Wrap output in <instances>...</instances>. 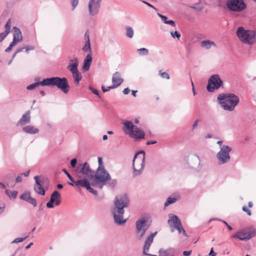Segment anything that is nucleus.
Here are the masks:
<instances>
[{
    "instance_id": "c756f323",
    "label": "nucleus",
    "mask_w": 256,
    "mask_h": 256,
    "mask_svg": "<svg viewBox=\"0 0 256 256\" xmlns=\"http://www.w3.org/2000/svg\"><path fill=\"white\" fill-rule=\"evenodd\" d=\"M126 36L128 38H132L134 36V30L130 26H126Z\"/></svg>"
},
{
    "instance_id": "473e14b6",
    "label": "nucleus",
    "mask_w": 256,
    "mask_h": 256,
    "mask_svg": "<svg viewBox=\"0 0 256 256\" xmlns=\"http://www.w3.org/2000/svg\"><path fill=\"white\" fill-rule=\"evenodd\" d=\"M176 200V198H175L169 197L167 198L166 202L164 203V206L166 207L168 205L174 203Z\"/></svg>"
},
{
    "instance_id": "393cba45",
    "label": "nucleus",
    "mask_w": 256,
    "mask_h": 256,
    "mask_svg": "<svg viewBox=\"0 0 256 256\" xmlns=\"http://www.w3.org/2000/svg\"><path fill=\"white\" fill-rule=\"evenodd\" d=\"M14 34L13 38H15L19 42H21L22 40V36L20 30L17 27L14 26L13 28Z\"/></svg>"
},
{
    "instance_id": "58836bf2",
    "label": "nucleus",
    "mask_w": 256,
    "mask_h": 256,
    "mask_svg": "<svg viewBox=\"0 0 256 256\" xmlns=\"http://www.w3.org/2000/svg\"><path fill=\"white\" fill-rule=\"evenodd\" d=\"M90 65L91 64L84 61L82 68L84 71L86 72L89 70Z\"/></svg>"
},
{
    "instance_id": "f704fd0d",
    "label": "nucleus",
    "mask_w": 256,
    "mask_h": 256,
    "mask_svg": "<svg viewBox=\"0 0 256 256\" xmlns=\"http://www.w3.org/2000/svg\"><path fill=\"white\" fill-rule=\"evenodd\" d=\"M170 34L173 38H176L178 40H180V34L177 31L174 32L173 30H171L170 31Z\"/></svg>"
},
{
    "instance_id": "72a5a7b5",
    "label": "nucleus",
    "mask_w": 256,
    "mask_h": 256,
    "mask_svg": "<svg viewBox=\"0 0 256 256\" xmlns=\"http://www.w3.org/2000/svg\"><path fill=\"white\" fill-rule=\"evenodd\" d=\"M10 24H11V21H10V20L9 19L6 23V24L5 26H4V28H5V30H4V32H6V33L7 34H9L10 32Z\"/></svg>"
},
{
    "instance_id": "39448f33",
    "label": "nucleus",
    "mask_w": 256,
    "mask_h": 256,
    "mask_svg": "<svg viewBox=\"0 0 256 256\" xmlns=\"http://www.w3.org/2000/svg\"><path fill=\"white\" fill-rule=\"evenodd\" d=\"M124 128L123 130L125 134H128L130 138H134L136 141L144 138V132L140 128L134 127L131 121L126 120L123 123Z\"/></svg>"
},
{
    "instance_id": "13d9d810",
    "label": "nucleus",
    "mask_w": 256,
    "mask_h": 256,
    "mask_svg": "<svg viewBox=\"0 0 256 256\" xmlns=\"http://www.w3.org/2000/svg\"><path fill=\"white\" fill-rule=\"evenodd\" d=\"M190 8L193 10H196L198 12H200L202 9V8L201 7H197L196 6H190Z\"/></svg>"
},
{
    "instance_id": "4be33fe9",
    "label": "nucleus",
    "mask_w": 256,
    "mask_h": 256,
    "mask_svg": "<svg viewBox=\"0 0 256 256\" xmlns=\"http://www.w3.org/2000/svg\"><path fill=\"white\" fill-rule=\"evenodd\" d=\"M30 110L27 111L24 114L22 117L17 122V126H24L26 124L30 123Z\"/></svg>"
},
{
    "instance_id": "bb28decb",
    "label": "nucleus",
    "mask_w": 256,
    "mask_h": 256,
    "mask_svg": "<svg viewBox=\"0 0 256 256\" xmlns=\"http://www.w3.org/2000/svg\"><path fill=\"white\" fill-rule=\"evenodd\" d=\"M216 46V44L210 40H203L200 42V46L206 50H209L212 46Z\"/></svg>"
},
{
    "instance_id": "603ef678",
    "label": "nucleus",
    "mask_w": 256,
    "mask_h": 256,
    "mask_svg": "<svg viewBox=\"0 0 256 256\" xmlns=\"http://www.w3.org/2000/svg\"><path fill=\"white\" fill-rule=\"evenodd\" d=\"M78 0H73L72 2V9L74 10L75 8L78 5Z\"/></svg>"
},
{
    "instance_id": "4468645a",
    "label": "nucleus",
    "mask_w": 256,
    "mask_h": 256,
    "mask_svg": "<svg viewBox=\"0 0 256 256\" xmlns=\"http://www.w3.org/2000/svg\"><path fill=\"white\" fill-rule=\"evenodd\" d=\"M102 0H90L88 3V12L90 16H97L100 10Z\"/></svg>"
},
{
    "instance_id": "9d476101",
    "label": "nucleus",
    "mask_w": 256,
    "mask_h": 256,
    "mask_svg": "<svg viewBox=\"0 0 256 256\" xmlns=\"http://www.w3.org/2000/svg\"><path fill=\"white\" fill-rule=\"evenodd\" d=\"M98 166L96 172V179L106 184L108 180H110V176L104 168L102 158H98Z\"/></svg>"
},
{
    "instance_id": "7c9ffc66",
    "label": "nucleus",
    "mask_w": 256,
    "mask_h": 256,
    "mask_svg": "<svg viewBox=\"0 0 256 256\" xmlns=\"http://www.w3.org/2000/svg\"><path fill=\"white\" fill-rule=\"evenodd\" d=\"M137 50L140 56H148V50L146 48H140Z\"/></svg>"
},
{
    "instance_id": "4c0bfd02",
    "label": "nucleus",
    "mask_w": 256,
    "mask_h": 256,
    "mask_svg": "<svg viewBox=\"0 0 256 256\" xmlns=\"http://www.w3.org/2000/svg\"><path fill=\"white\" fill-rule=\"evenodd\" d=\"M28 238V236H26L24 238H18L14 239L12 242V244L14 243H18L20 242H22L26 240Z\"/></svg>"
},
{
    "instance_id": "9b49d317",
    "label": "nucleus",
    "mask_w": 256,
    "mask_h": 256,
    "mask_svg": "<svg viewBox=\"0 0 256 256\" xmlns=\"http://www.w3.org/2000/svg\"><path fill=\"white\" fill-rule=\"evenodd\" d=\"M231 150V148L228 146L223 145L220 148V150L216 155L218 164H224L230 162V152Z\"/></svg>"
},
{
    "instance_id": "37998d69",
    "label": "nucleus",
    "mask_w": 256,
    "mask_h": 256,
    "mask_svg": "<svg viewBox=\"0 0 256 256\" xmlns=\"http://www.w3.org/2000/svg\"><path fill=\"white\" fill-rule=\"evenodd\" d=\"M28 202L32 204L34 207L37 206V202L35 198H31Z\"/></svg>"
},
{
    "instance_id": "0eeeda50",
    "label": "nucleus",
    "mask_w": 256,
    "mask_h": 256,
    "mask_svg": "<svg viewBox=\"0 0 256 256\" xmlns=\"http://www.w3.org/2000/svg\"><path fill=\"white\" fill-rule=\"evenodd\" d=\"M46 86H56L66 94L69 91L70 86L66 78L52 77L46 78Z\"/></svg>"
},
{
    "instance_id": "a18cd8bd",
    "label": "nucleus",
    "mask_w": 256,
    "mask_h": 256,
    "mask_svg": "<svg viewBox=\"0 0 256 256\" xmlns=\"http://www.w3.org/2000/svg\"><path fill=\"white\" fill-rule=\"evenodd\" d=\"M242 210L243 211H244L246 212L248 215L251 216V214H252L251 210H249L246 207V206H243L242 208Z\"/></svg>"
},
{
    "instance_id": "bf43d9fd",
    "label": "nucleus",
    "mask_w": 256,
    "mask_h": 256,
    "mask_svg": "<svg viewBox=\"0 0 256 256\" xmlns=\"http://www.w3.org/2000/svg\"><path fill=\"white\" fill-rule=\"evenodd\" d=\"M178 230L179 234H180L181 232H182V234H183L184 236H186V230H184V229L183 228L182 226V229L180 228V230Z\"/></svg>"
},
{
    "instance_id": "6e6552de",
    "label": "nucleus",
    "mask_w": 256,
    "mask_h": 256,
    "mask_svg": "<svg viewBox=\"0 0 256 256\" xmlns=\"http://www.w3.org/2000/svg\"><path fill=\"white\" fill-rule=\"evenodd\" d=\"M150 226V224H147L146 218H140L136 222L135 234L138 240H142Z\"/></svg>"
},
{
    "instance_id": "dca6fc26",
    "label": "nucleus",
    "mask_w": 256,
    "mask_h": 256,
    "mask_svg": "<svg viewBox=\"0 0 256 256\" xmlns=\"http://www.w3.org/2000/svg\"><path fill=\"white\" fill-rule=\"evenodd\" d=\"M168 223L171 227V232H172L174 230L172 228V226L177 230H180V228L182 229V226L181 221L177 216L172 214H168Z\"/></svg>"
},
{
    "instance_id": "3c124183",
    "label": "nucleus",
    "mask_w": 256,
    "mask_h": 256,
    "mask_svg": "<svg viewBox=\"0 0 256 256\" xmlns=\"http://www.w3.org/2000/svg\"><path fill=\"white\" fill-rule=\"evenodd\" d=\"M166 24H169L172 27H174L176 26L174 22L172 20H168Z\"/></svg>"
},
{
    "instance_id": "4d7b16f0",
    "label": "nucleus",
    "mask_w": 256,
    "mask_h": 256,
    "mask_svg": "<svg viewBox=\"0 0 256 256\" xmlns=\"http://www.w3.org/2000/svg\"><path fill=\"white\" fill-rule=\"evenodd\" d=\"M200 122L199 120H196L194 121V123L192 126V130H194L198 126V122Z\"/></svg>"
},
{
    "instance_id": "b1692460",
    "label": "nucleus",
    "mask_w": 256,
    "mask_h": 256,
    "mask_svg": "<svg viewBox=\"0 0 256 256\" xmlns=\"http://www.w3.org/2000/svg\"><path fill=\"white\" fill-rule=\"evenodd\" d=\"M175 250L173 248H169L166 250L160 249L159 250L160 256H174Z\"/></svg>"
},
{
    "instance_id": "a19ab883",
    "label": "nucleus",
    "mask_w": 256,
    "mask_h": 256,
    "mask_svg": "<svg viewBox=\"0 0 256 256\" xmlns=\"http://www.w3.org/2000/svg\"><path fill=\"white\" fill-rule=\"evenodd\" d=\"M25 49L26 52L28 54L30 50H34L35 48V46L32 45L26 46V47H24Z\"/></svg>"
},
{
    "instance_id": "6e6d98bb",
    "label": "nucleus",
    "mask_w": 256,
    "mask_h": 256,
    "mask_svg": "<svg viewBox=\"0 0 256 256\" xmlns=\"http://www.w3.org/2000/svg\"><path fill=\"white\" fill-rule=\"evenodd\" d=\"M20 42L18 40H16L15 38L12 39V42L10 44V46L12 48H13L17 43Z\"/></svg>"
},
{
    "instance_id": "e2e57ef3",
    "label": "nucleus",
    "mask_w": 256,
    "mask_h": 256,
    "mask_svg": "<svg viewBox=\"0 0 256 256\" xmlns=\"http://www.w3.org/2000/svg\"><path fill=\"white\" fill-rule=\"evenodd\" d=\"M222 222L228 227L229 230H232V227L230 226L226 221L222 220Z\"/></svg>"
},
{
    "instance_id": "774afa93",
    "label": "nucleus",
    "mask_w": 256,
    "mask_h": 256,
    "mask_svg": "<svg viewBox=\"0 0 256 256\" xmlns=\"http://www.w3.org/2000/svg\"><path fill=\"white\" fill-rule=\"evenodd\" d=\"M30 170H28L25 172H24V173H22V174H21V176H29V174H30Z\"/></svg>"
},
{
    "instance_id": "864d4df0",
    "label": "nucleus",
    "mask_w": 256,
    "mask_h": 256,
    "mask_svg": "<svg viewBox=\"0 0 256 256\" xmlns=\"http://www.w3.org/2000/svg\"><path fill=\"white\" fill-rule=\"evenodd\" d=\"M142 2L146 4L147 6H148L152 8L153 9H154L156 11H157L158 10L154 8L152 5L146 2V1H144V0H142Z\"/></svg>"
},
{
    "instance_id": "ddd939ff",
    "label": "nucleus",
    "mask_w": 256,
    "mask_h": 256,
    "mask_svg": "<svg viewBox=\"0 0 256 256\" xmlns=\"http://www.w3.org/2000/svg\"><path fill=\"white\" fill-rule=\"evenodd\" d=\"M223 84V82L218 74L212 76L208 80L206 90L208 92H212L218 90Z\"/></svg>"
},
{
    "instance_id": "aec40b11",
    "label": "nucleus",
    "mask_w": 256,
    "mask_h": 256,
    "mask_svg": "<svg viewBox=\"0 0 256 256\" xmlns=\"http://www.w3.org/2000/svg\"><path fill=\"white\" fill-rule=\"evenodd\" d=\"M34 179L36 180V184L34 186V190L35 192L42 196H44L45 194V190L42 186V182L40 180L38 176H35L34 177Z\"/></svg>"
},
{
    "instance_id": "69168bd1",
    "label": "nucleus",
    "mask_w": 256,
    "mask_h": 256,
    "mask_svg": "<svg viewBox=\"0 0 256 256\" xmlns=\"http://www.w3.org/2000/svg\"><path fill=\"white\" fill-rule=\"evenodd\" d=\"M24 49V47L19 48H17V50H16V53L18 54V53L22 51H23V50Z\"/></svg>"
},
{
    "instance_id": "6ab92c4d",
    "label": "nucleus",
    "mask_w": 256,
    "mask_h": 256,
    "mask_svg": "<svg viewBox=\"0 0 256 256\" xmlns=\"http://www.w3.org/2000/svg\"><path fill=\"white\" fill-rule=\"evenodd\" d=\"M76 186H80L84 188L86 190L90 192L94 196L98 195V192L96 190H94L90 186V184L87 179H82L76 181Z\"/></svg>"
},
{
    "instance_id": "ea45409f",
    "label": "nucleus",
    "mask_w": 256,
    "mask_h": 256,
    "mask_svg": "<svg viewBox=\"0 0 256 256\" xmlns=\"http://www.w3.org/2000/svg\"><path fill=\"white\" fill-rule=\"evenodd\" d=\"M88 88H89L90 90L92 92H93L94 94L98 96L100 98H101L100 96L99 95L98 92L96 89L94 88L91 86H89Z\"/></svg>"
},
{
    "instance_id": "7ed1b4c3",
    "label": "nucleus",
    "mask_w": 256,
    "mask_h": 256,
    "mask_svg": "<svg viewBox=\"0 0 256 256\" xmlns=\"http://www.w3.org/2000/svg\"><path fill=\"white\" fill-rule=\"evenodd\" d=\"M236 36L242 43L252 45L256 43V30H246L242 26L238 27Z\"/></svg>"
},
{
    "instance_id": "5fc2aeb1",
    "label": "nucleus",
    "mask_w": 256,
    "mask_h": 256,
    "mask_svg": "<svg viewBox=\"0 0 256 256\" xmlns=\"http://www.w3.org/2000/svg\"><path fill=\"white\" fill-rule=\"evenodd\" d=\"M22 176H21V174H20L16 178V182L19 183V182H22Z\"/></svg>"
},
{
    "instance_id": "cd10ccee",
    "label": "nucleus",
    "mask_w": 256,
    "mask_h": 256,
    "mask_svg": "<svg viewBox=\"0 0 256 256\" xmlns=\"http://www.w3.org/2000/svg\"><path fill=\"white\" fill-rule=\"evenodd\" d=\"M82 50L86 52H90V53L92 52L90 44V40L88 36V39L86 41L85 44L82 48Z\"/></svg>"
},
{
    "instance_id": "f8f14e48",
    "label": "nucleus",
    "mask_w": 256,
    "mask_h": 256,
    "mask_svg": "<svg viewBox=\"0 0 256 256\" xmlns=\"http://www.w3.org/2000/svg\"><path fill=\"white\" fill-rule=\"evenodd\" d=\"M226 4L227 9L230 12H240L246 8L244 0H226Z\"/></svg>"
},
{
    "instance_id": "a211bd4d",
    "label": "nucleus",
    "mask_w": 256,
    "mask_h": 256,
    "mask_svg": "<svg viewBox=\"0 0 256 256\" xmlns=\"http://www.w3.org/2000/svg\"><path fill=\"white\" fill-rule=\"evenodd\" d=\"M60 194L57 191H54L50 196V201L48 202L46 204V207L50 208H53L54 207V204L56 206H58L61 203L60 200Z\"/></svg>"
},
{
    "instance_id": "2f4dec72",
    "label": "nucleus",
    "mask_w": 256,
    "mask_h": 256,
    "mask_svg": "<svg viewBox=\"0 0 256 256\" xmlns=\"http://www.w3.org/2000/svg\"><path fill=\"white\" fill-rule=\"evenodd\" d=\"M31 196H30V194L29 192H24V194H22L20 196V198L21 200H25L26 202H28L29 200L31 198Z\"/></svg>"
},
{
    "instance_id": "052dcab7",
    "label": "nucleus",
    "mask_w": 256,
    "mask_h": 256,
    "mask_svg": "<svg viewBox=\"0 0 256 256\" xmlns=\"http://www.w3.org/2000/svg\"><path fill=\"white\" fill-rule=\"evenodd\" d=\"M192 254V250L184 251L183 252V255L184 256H188Z\"/></svg>"
},
{
    "instance_id": "412c9836",
    "label": "nucleus",
    "mask_w": 256,
    "mask_h": 256,
    "mask_svg": "<svg viewBox=\"0 0 256 256\" xmlns=\"http://www.w3.org/2000/svg\"><path fill=\"white\" fill-rule=\"evenodd\" d=\"M112 86L116 88L122 84L124 80L121 78L120 73L118 72H116L112 76Z\"/></svg>"
},
{
    "instance_id": "8fccbe9b",
    "label": "nucleus",
    "mask_w": 256,
    "mask_h": 256,
    "mask_svg": "<svg viewBox=\"0 0 256 256\" xmlns=\"http://www.w3.org/2000/svg\"><path fill=\"white\" fill-rule=\"evenodd\" d=\"M77 160L76 158L72 159L70 161V165L72 168H74L76 166Z\"/></svg>"
},
{
    "instance_id": "f257e3e1",
    "label": "nucleus",
    "mask_w": 256,
    "mask_h": 256,
    "mask_svg": "<svg viewBox=\"0 0 256 256\" xmlns=\"http://www.w3.org/2000/svg\"><path fill=\"white\" fill-rule=\"evenodd\" d=\"M129 204L130 200L126 194L116 198L112 212L116 224L122 226L126 222L127 219H124L123 216L124 213V208L128 207Z\"/></svg>"
},
{
    "instance_id": "de8ad7c7",
    "label": "nucleus",
    "mask_w": 256,
    "mask_h": 256,
    "mask_svg": "<svg viewBox=\"0 0 256 256\" xmlns=\"http://www.w3.org/2000/svg\"><path fill=\"white\" fill-rule=\"evenodd\" d=\"M8 34L4 32H3L0 33V42H2L4 38L7 36Z\"/></svg>"
},
{
    "instance_id": "680f3d73",
    "label": "nucleus",
    "mask_w": 256,
    "mask_h": 256,
    "mask_svg": "<svg viewBox=\"0 0 256 256\" xmlns=\"http://www.w3.org/2000/svg\"><path fill=\"white\" fill-rule=\"evenodd\" d=\"M209 256H216V253H215L214 252L213 248H211V250H210V252L209 253Z\"/></svg>"
},
{
    "instance_id": "e433bc0d",
    "label": "nucleus",
    "mask_w": 256,
    "mask_h": 256,
    "mask_svg": "<svg viewBox=\"0 0 256 256\" xmlns=\"http://www.w3.org/2000/svg\"><path fill=\"white\" fill-rule=\"evenodd\" d=\"M92 55L91 54H88L86 55V57L84 59V61L89 64H91L92 62Z\"/></svg>"
},
{
    "instance_id": "c85d7f7f",
    "label": "nucleus",
    "mask_w": 256,
    "mask_h": 256,
    "mask_svg": "<svg viewBox=\"0 0 256 256\" xmlns=\"http://www.w3.org/2000/svg\"><path fill=\"white\" fill-rule=\"evenodd\" d=\"M6 194L10 198L15 199L17 196L18 192L16 190H6Z\"/></svg>"
},
{
    "instance_id": "2eb2a0df",
    "label": "nucleus",
    "mask_w": 256,
    "mask_h": 256,
    "mask_svg": "<svg viewBox=\"0 0 256 256\" xmlns=\"http://www.w3.org/2000/svg\"><path fill=\"white\" fill-rule=\"evenodd\" d=\"M256 234V230H250L248 231L241 230L237 232L232 236V238H237L242 240L246 241L254 237Z\"/></svg>"
},
{
    "instance_id": "f3484780",
    "label": "nucleus",
    "mask_w": 256,
    "mask_h": 256,
    "mask_svg": "<svg viewBox=\"0 0 256 256\" xmlns=\"http://www.w3.org/2000/svg\"><path fill=\"white\" fill-rule=\"evenodd\" d=\"M157 234V232L151 233L146 238L142 248V253L144 255L149 256H157L154 254H151L148 253L150 246L153 242L154 238Z\"/></svg>"
},
{
    "instance_id": "338daca9",
    "label": "nucleus",
    "mask_w": 256,
    "mask_h": 256,
    "mask_svg": "<svg viewBox=\"0 0 256 256\" xmlns=\"http://www.w3.org/2000/svg\"><path fill=\"white\" fill-rule=\"evenodd\" d=\"M156 143V140L148 141L146 142V144L147 145L154 144Z\"/></svg>"
},
{
    "instance_id": "0e129e2a",
    "label": "nucleus",
    "mask_w": 256,
    "mask_h": 256,
    "mask_svg": "<svg viewBox=\"0 0 256 256\" xmlns=\"http://www.w3.org/2000/svg\"><path fill=\"white\" fill-rule=\"evenodd\" d=\"M130 92V90L128 88H126L124 90L123 93L124 94H127Z\"/></svg>"
},
{
    "instance_id": "c03bdc74",
    "label": "nucleus",
    "mask_w": 256,
    "mask_h": 256,
    "mask_svg": "<svg viewBox=\"0 0 256 256\" xmlns=\"http://www.w3.org/2000/svg\"><path fill=\"white\" fill-rule=\"evenodd\" d=\"M108 182H109L108 184L110 186L112 187H114L117 183V182L116 180H108Z\"/></svg>"
},
{
    "instance_id": "f03ea898",
    "label": "nucleus",
    "mask_w": 256,
    "mask_h": 256,
    "mask_svg": "<svg viewBox=\"0 0 256 256\" xmlns=\"http://www.w3.org/2000/svg\"><path fill=\"white\" fill-rule=\"evenodd\" d=\"M218 100L224 110L232 111L240 101L239 98L234 94H220L218 96Z\"/></svg>"
},
{
    "instance_id": "09e8293b",
    "label": "nucleus",
    "mask_w": 256,
    "mask_h": 256,
    "mask_svg": "<svg viewBox=\"0 0 256 256\" xmlns=\"http://www.w3.org/2000/svg\"><path fill=\"white\" fill-rule=\"evenodd\" d=\"M158 15L160 18L161 20L164 22V24H166L168 20L166 16H163L159 13H158Z\"/></svg>"
},
{
    "instance_id": "a878e982",
    "label": "nucleus",
    "mask_w": 256,
    "mask_h": 256,
    "mask_svg": "<svg viewBox=\"0 0 256 256\" xmlns=\"http://www.w3.org/2000/svg\"><path fill=\"white\" fill-rule=\"evenodd\" d=\"M40 85L43 86H46V78L44 79L41 82H36L28 85V86H27L26 89L28 90H32Z\"/></svg>"
},
{
    "instance_id": "79ce46f5",
    "label": "nucleus",
    "mask_w": 256,
    "mask_h": 256,
    "mask_svg": "<svg viewBox=\"0 0 256 256\" xmlns=\"http://www.w3.org/2000/svg\"><path fill=\"white\" fill-rule=\"evenodd\" d=\"M115 88L113 86L105 87L104 86H102V90L104 92H106L109 91L111 89L114 88Z\"/></svg>"
},
{
    "instance_id": "423d86ee",
    "label": "nucleus",
    "mask_w": 256,
    "mask_h": 256,
    "mask_svg": "<svg viewBox=\"0 0 256 256\" xmlns=\"http://www.w3.org/2000/svg\"><path fill=\"white\" fill-rule=\"evenodd\" d=\"M83 174L88 177V178L92 180V186H98L100 188H102L106 184L104 182H102L96 179V172L90 168V166L87 162H84L82 167L80 170L78 172V176L81 178L80 174Z\"/></svg>"
},
{
    "instance_id": "49530a36",
    "label": "nucleus",
    "mask_w": 256,
    "mask_h": 256,
    "mask_svg": "<svg viewBox=\"0 0 256 256\" xmlns=\"http://www.w3.org/2000/svg\"><path fill=\"white\" fill-rule=\"evenodd\" d=\"M62 172H64V173L67 176L69 180H70V182H72V180H73V178L72 176L68 173V172L67 171L66 169H63Z\"/></svg>"
},
{
    "instance_id": "20e7f679",
    "label": "nucleus",
    "mask_w": 256,
    "mask_h": 256,
    "mask_svg": "<svg viewBox=\"0 0 256 256\" xmlns=\"http://www.w3.org/2000/svg\"><path fill=\"white\" fill-rule=\"evenodd\" d=\"M145 152L144 150H140L136 152L132 160L133 175L138 176L143 172L145 166Z\"/></svg>"
},
{
    "instance_id": "c9c22d12",
    "label": "nucleus",
    "mask_w": 256,
    "mask_h": 256,
    "mask_svg": "<svg viewBox=\"0 0 256 256\" xmlns=\"http://www.w3.org/2000/svg\"><path fill=\"white\" fill-rule=\"evenodd\" d=\"M159 74L160 76L163 78H166L167 80H169L170 78V76L169 74L166 72H162V70L159 71Z\"/></svg>"
},
{
    "instance_id": "1a4fd4ad",
    "label": "nucleus",
    "mask_w": 256,
    "mask_h": 256,
    "mask_svg": "<svg viewBox=\"0 0 256 256\" xmlns=\"http://www.w3.org/2000/svg\"><path fill=\"white\" fill-rule=\"evenodd\" d=\"M70 63L68 66V69L72 73L74 82L78 84L82 79V74L78 70V60L74 58L70 59Z\"/></svg>"
},
{
    "instance_id": "5701e85b",
    "label": "nucleus",
    "mask_w": 256,
    "mask_h": 256,
    "mask_svg": "<svg viewBox=\"0 0 256 256\" xmlns=\"http://www.w3.org/2000/svg\"><path fill=\"white\" fill-rule=\"evenodd\" d=\"M22 130L24 132L29 134H36L39 132V130L38 128H36L34 126L31 125L24 127L22 128Z\"/></svg>"
}]
</instances>
